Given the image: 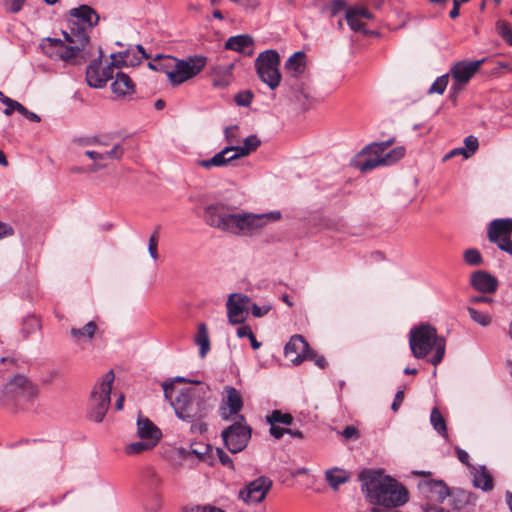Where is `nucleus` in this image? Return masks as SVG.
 Masks as SVG:
<instances>
[{
  "instance_id": "39448f33",
  "label": "nucleus",
  "mask_w": 512,
  "mask_h": 512,
  "mask_svg": "<svg viewBox=\"0 0 512 512\" xmlns=\"http://www.w3.org/2000/svg\"><path fill=\"white\" fill-rule=\"evenodd\" d=\"M63 35L65 41L48 37L41 41L40 47L51 59L70 63L86 47L89 42V36L83 32L73 35L67 31H63Z\"/></svg>"
},
{
  "instance_id": "bb28decb",
  "label": "nucleus",
  "mask_w": 512,
  "mask_h": 512,
  "mask_svg": "<svg viewBox=\"0 0 512 512\" xmlns=\"http://www.w3.org/2000/svg\"><path fill=\"white\" fill-rule=\"evenodd\" d=\"M306 68L305 53L295 52L292 54L285 63L286 71L293 77L301 75Z\"/></svg>"
},
{
  "instance_id": "c03bdc74",
  "label": "nucleus",
  "mask_w": 512,
  "mask_h": 512,
  "mask_svg": "<svg viewBox=\"0 0 512 512\" xmlns=\"http://www.w3.org/2000/svg\"><path fill=\"white\" fill-rule=\"evenodd\" d=\"M26 0H3V7L7 13H18L24 6Z\"/></svg>"
},
{
  "instance_id": "bf43d9fd",
  "label": "nucleus",
  "mask_w": 512,
  "mask_h": 512,
  "mask_svg": "<svg viewBox=\"0 0 512 512\" xmlns=\"http://www.w3.org/2000/svg\"><path fill=\"white\" fill-rule=\"evenodd\" d=\"M216 453H217L219 461L221 462L222 465L228 466V467H233L232 459L221 448H217Z\"/></svg>"
},
{
  "instance_id": "1a4fd4ad",
  "label": "nucleus",
  "mask_w": 512,
  "mask_h": 512,
  "mask_svg": "<svg viewBox=\"0 0 512 512\" xmlns=\"http://www.w3.org/2000/svg\"><path fill=\"white\" fill-rule=\"evenodd\" d=\"M251 432V427L246 424L245 417L238 415L237 419L222 431L221 437L225 447L235 454L247 447Z\"/></svg>"
},
{
  "instance_id": "de8ad7c7",
  "label": "nucleus",
  "mask_w": 512,
  "mask_h": 512,
  "mask_svg": "<svg viewBox=\"0 0 512 512\" xmlns=\"http://www.w3.org/2000/svg\"><path fill=\"white\" fill-rule=\"evenodd\" d=\"M157 247H158V233L154 232L150 236L149 243H148L149 254H150L151 258H153L154 260L158 259Z\"/></svg>"
},
{
  "instance_id": "4be33fe9",
  "label": "nucleus",
  "mask_w": 512,
  "mask_h": 512,
  "mask_svg": "<svg viewBox=\"0 0 512 512\" xmlns=\"http://www.w3.org/2000/svg\"><path fill=\"white\" fill-rule=\"evenodd\" d=\"M254 41L250 35L242 34L231 36L225 42V49L236 51L246 56L254 53Z\"/></svg>"
},
{
  "instance_id": "8fccbe9b",
  "label": "nucleus",
  "mask_w": 512,
  "mask_h": 512,
  "mask_svg": "<svg viewBox=\"0 0 512 512\" xmlns=\"http://www.w3.org/2000/svg\"><path fill=\"white\" fill-rule=\"evenodd\" d=\"M0 100L3 104L6 105L4 113L8 116L11 115L15 111V106L18 102L5 96L2 92H0Z\"/></svg>"
},
{
  "instance_id": "0eeeda50",
  "label": "nucleus",
  "mask_w": 512,
  "mask_h": 512,
  "mask_svg": "<svg viewBox=\"0 0 512 512\" xmlns=\"http://www.w3.org/2000/svg\"><path fill=\"white\" fill-rule=\"evenodd\" d=\"M113 381L114 373L110 370L101 377L91 392L88 417L96 423L103 421L108 411Z\"/></svg>"
},
{
  "instance_id": "6ab92c4d",
  "label": "nucleus",
  "mask_w": 512,
  "mask_h": 512,
  "mask_svg": "<svg viewBox=\"0 0 512 512\" xmlns=\"http://www.w3.org/2000/svg\"><path fill=\"white\" fill-rule=\"evenodd\" d=\"M418 489L424 499L422 504H443L450 496L448 487L442 481H424L418 485Z\"/></svg>"
},
{
  "instance_id": "72a5a7b5",
  "label": "nucleus",
  "mask_w": 512,
  "mask_h": 512,
  "mask_svg": "<svg viewBox=\"0 0 512 512\" xmlns=\"http://www.w3.org/2000/svg\"><path fill=\"white\" fill-rule=\"evenodd\" d=\"M135 50L139 54V56H135L133 59L130 58V55L132 53V50H127L125 52L119 53V58L121 59V62L123 65H131L134 66L136 64H139L142 59H148L149 55L146 54L144 48L142 45H136Z\"/></svg>"
},
{
  "instance_id": "37998d69",
  "label": "nucleus",
  "mask_w": 512,
  "mask_h": 512,
  "mask_svg": "<svg viewBox=\"0 0 512 512\" xmlns=\"http://www.w3.org/2000/svg\"><path fill=\"white\" fill-rule=\"evenodd\" d=\"M464 260L471 266L481 265L483 262L481 253L477 249H467L464 252Z\"/></svg>"
},
{
  "instance_id": "a878e982",
  "label": "nucleus",
  "mask_w": 512,
  "mask_h": 512,
  "mask_svg": "<svg viewBox=\"0 0 512 512\" xmlns=\"http://www.w3.org/2000/svg\"><path fill=\"white\" fill-rule=\"evenodd\" d=\"M111 89L117 97H125L135 92V85L128 75L119 72L111 84Z\"/></svg>"
},
{
  "instance_id": "052dcab7",
  "label": "nucleus",
  "mask_w": 512,
  "mask_h": 512,
  "mask_svg": "<svg viewBox=\"0 0 512 512\" xmlns=\"http://www.w3.org/2000/svg\"><path fill=\"white\" fill-rule=\"evenodd\" d=\"M423 512H449L442 504H421Z\"/></svg>"
},
{
  "instance_id": "338daca9",
  "label": "nucleus",
  "mask_w": 512,
  "mask_h": 512,
  "mask_svg": "<svg viewBox=\"0 0 512 512\" xmlns=\"http://www.w3.org/2000/svg\"><path fill=\"white\" fill-rule=\"evenodd\" d=\"M341 434L346 439H351V438H357L358 437V431H357V429L354 426H347V427H345Z\"/></svg>"
},
{
  "instance_id": "58836bf2",
  "label": "nucleus",
  "mask_w": 512,
  "mask_h": 512,
  "mask_svg": "<svg viewBox=\"0 0 512 512\" xmlns=\"http://www.w3.org/2000/svg\"><path fill=\"white\" fill-rule=\"evenodd\" d=\"M111 57L113 59V62L111 65H105L104 67H102V63L100 62L101 77L104 79L105 84L110 79L113 78V73H114L113 66L119 67L122 64L121 60L117 59L119 57V55L112 54Z\"/></svg>"
},
{
  "instance_id": "cd10ccee",
  "label": "nucleus",
  "mask_w": 512,
  "mask_h": 512,
  "mask_svg": "<svg viewBox=\"0 0 512 512\" xmlns=\"http://www.w3.org/2000/svg\"><path fill=\"white\" fill-rule=\"evenodd\" d=\"M231 153L232 148L225 147L220 152L216 153L212 158L198 161V165L205 169L225 166L232 161L230 157Z\"/></svg>"
},
{
  "instance_id": "2f4dec72",
  "label": "nucleus",
  "mask_w": 512,
  "mask_h": 512,
  "mask_svg": "<svg viewBox=\"0 0 512 512\" xmlns=\"http://www.w3.org/2000/svg\"><path fill=\"white\" fill-rule=\"evenodd\" d=\"M349 473L340 468H332L325 472V478L333 489H337L341 484L349 480Z\"/></svg>"
},
{
  "instance_id": "7ed1b4c3",
  "label": "nucleus",
  "mask_w": 512,
  "mask_h": 512,
  "mask_svg": "<svg viewBox=\"0 0 512 512\" xmlns=\"http://www.w3.org/2000/svg\"><path fill=\"white\" fill-rule=\"evenodd\" d=\"M359 479L368 502L379 506L372 508V512H400L390 508L402 506L409 499L407 489L381 470H365Z\"/></svg>"
},
{
  "instance_id": "7c9ffc66",
  "label": "nucleus",
  "mask_w": 512,
  "mask_h": 512,
  "mask_svg": "<svg viewBox=\"0 0 512 512\" xmlns=\"http://www.w3.org/2000/svg\"><path fill=\"white\" fill-rule=\"evenodd\" d=\"M195 343L199 346L200 357L205 358L210 351V339L206 324L201 323L198 325Z\"/></svg>"
},
{
  "instance_id": "f3484780",
  "label": "nucleus",
  "mask_w": 512,
  "mask_h": 512,
  "mask_svg": "<svg viewBox=\"0 0 512 512\" xmlns=\"http://www.w3.org/2000/svg\"><path fill=\"white\" fill-rule=\"evenodd\" d=\"M484 59L475 61H459L455 63L451 69L450 74L454 81L452 88L459 90L463 85L467 84L473 75L479 70L483 64Z\"/></svg>"
},
{
  "instance_id": "393cba45",
  "label": "nucleus",
  "mask_w": 512,
  "mask_h": 512,
  "mask_svg": "<svg viewBox=\"0 0 512 512\" xmlns=\"http://www.w3.org/2000/svg\"><path fill=\"white\" fill-rule=\"evenodd\" d=\"M473 477V485L485 492L491 491L494 487L493 477L484 465L471 466L470 471Z\"/></svg>"
},
{
  "instance_id": "4d7b16f0",
  "label": "nucleus",
  "mask_w": 512,
  "mask_h": 512,
  "mask_svg": "<svg viewBox=\"0 0 512 512\" xmlns=\"http://www.w3.org/2000/svg\"><path fill=\"white\" fill-rule=\"evenodd\" d=\"M499 32L503 39H505L512 45V30L506 23H502L499 25Z\"/></svg>"
},
{
  "instance_id": "c85d7f7f",
  "label": "nucleus",
  "mask_w": 512,
  "mask_h": 512,
  "mask_svg": "<svg viewBox=\"0 0 512 512\" xmlns=\"http://www.w3.org/2000/svg\"><path fill=\"white\" fill-rule=\"evenodd\" d=\"M86 81L93 88H103L105 86L104 79L101 77L99 60L92 61L87 67Z\"/></svg>"
},
{
  "instance_id": "ea45409f",
  "label": "nucleus",
  "mask_w": 512,
  "mask_h": 512,
  "mask_svg": "<svg viewBox=\"0 0 512 512\" xmlns=\"http://www.w3.org/2000/svg\"><path fill=\"white\" fill-rule=\"evenodd\" d=\"M448 82H449L448 74L439 76L430 86L428 93L429 94L437 93V94L442 95L448 85Z\"/></svg>"
},
{
  "instance_id": "c9c22d12",
  "label": "nucleus",
  "mask_w": 512,
  "mask_h": 512,
  "mask_svg": "<svg viewBox=\"0 0 512 512\" xmlns=\"http://www.w3.org/2000/svg\"><path fill=\"white\" fill-rule=\"evenodd\" d=\"M175 58L172 56H158L153 60V65L156 66V71H162L169 79L170 71H173Z\"/></svg>"
},
{
  "instance_id": "603ef678",
  "label": "nucleus",
  "mask_w": 512,
  "mask_h": 512,
  "mask_svg": "<svg viewBox=\"0 0 512 512\" xmlns=\"http://www.w3.org/2000/svg\"><path fill=\"white\" fill-rule=\"evenodd\" d=\"M227 148H232V153L230 154L231 160H236L241 157L248 156V149H246L243 145L240 146H227Z\"/></svg>"
},
{
  "instance_id": "b1692460",
  "label": "nucleus",
  "mask_w": 512,
  "mask_h": 512,
  "mask_svg": "<svg viewBox=\"0 0 512 512\" xmlns=\"http://www.w3.org/2000/svg\"><path fill=\"white\" fill-rule=\"evenodd\" d=\"M471 285L482 293H493L498 287V281L486 271H477L471 275Z\"/></svg>"
},
{
  "instance_id": "e433bc0d",
  "label": "nucleus",
  "mask_w": 512,
  "mask_h": 512,
  "mask_svg": "<svg viewBox=\"0 0 512 512\" xmlns=\"http://www.w3.org/2000/svg\"><path fill=\"white\" fill-rule=\"evenodd\" d=\"M155 446L152 442L140 439L139 441L132 442L125 447V453L128 455L140 454L144 451L153 449Z\"/></svg>"
},
{
  "instance_id": "f8f14e48",
  "label": "nucleus",
  "mask_w": 512,
  "mask_h": 512,
  "mask_svg": "<svg viewBox=\"0 0 512 512\" xmlns=\"http://www.w3.org/2000/svg\"><path fill=\"white\" fill-rule=\"evenodd\" d=\"M512 219L501 218L491 221L487 228V237L502 251L512 255Z\"/></svg>"
},
{
  "instance_id": "dca6fc26",
  "label": "nucleus",
  "mask_w": 512,
  "mask_h": 512,
  "mask_svg": "<svg viewBox=\"0 0 512 512\" xmlns=\"http://www.w3.org/2000/svg\"><path fill=\"white\" fill-rule=\"evenodd\" d=\"M272 487V481L260 476L257 479L247 483L239 491V498L246 504H256L262 502Z\"/></svg>"
},
{
  "instance_id": "774afa93",
  "label": "nucleus",
  "mask_w": 512,
  "mask_h": 512,
  "mask_svg": "<svg viewBox=\"0 0 512 512\" xmlns=\"http://www.w3.org/2000/svg\"><path fill=\"white\" fill-rule=\"evenodd\" d=\"M161 507V499L158 495H155L153 498V502L151 505H146V510L148 512H157Z\"/></svg>"
},
{
  "instance_id": "a18cd8bd",
  "label": "nucleus",
  "mask_w": 512,
  "mask_h": 512,
  "mask_svg": "<svg viewBox=\"0 0 512 512\" xmlns=\"http://www.w3.org/2000/svg\"><path fill=\"white\" fill-rule=\"evenodd\" d=\"M261 144L260 139L256 135H249L243 141V146L248 149V153L255 151Z\"/></svg>"
},
{
  "instance_id": "69168bd1",
  "label": "nucleus",
  "mask_w": 512,
  "mask_h": 512,
  "mask_svg": "<svg viewBox=\"0 0 512 512\" xmlns=\"http://www.w3.org/2000/svg\"><path fill=\"white\" fill-rule=\"evenodd\" d=\"M348 12L354 13L355 16H358L360 19L361 18H365V19L372 18V14L366 8H354V9L349 10Z\"/></svg>"
},
{
  "instance_id": "5fc2aeb1",
  "label": "nucleus",
  "mask_w": 512,
  "mask_h": 512,
  "mask_svg": "<svg viewBox=\"0 0 512 512\" xmlns=\"http://www.w3.org/2000/svg\"><path fill=\"white\" fill-rule=\"evenodd\" d=\"M237 5L241 6L247 11H255L260 6L259 0H240Z\"/></svg>"
},
{
  "instance_id": "f257e3e1",
  "label": "nucleus",
  "mask_w": 512,
  "mask_h": 512,
  "mask_svg": "<svg viewBox=\"0 0 512 512\" xmlns=\"http://www.w3.org/2000/svg\"><path fill=\"white\" fill-rule=\"evenodd\" d=\"M162 388L165 398L170 401L178 418L191 424V433L203 434L207 431L205 418L212 408L210 389L207 385L197 382L196 385L177 393L174 382H164Z\"/></svg>"
},
{
  "instance_id": "e2e57ef3",
  "label": "nucleus",
  "mask_w": 512,
  "mask_h": 512,
  "mask_svg": "<svg viewBox=\"0 0 512 512\" xmlns=\"http://www.w3.org/2000/svg\"><path fill=\"white\" fill-rule=\"evenodd\" d=\"M456 155H463L465 159L470 157V153H467L466 148L459 147L451 150L448 154L445 155L444 160H447L451 157H454Z\"/></svg>"
},
{
  "instance_id": "a19ab883",
  "label": "nucleus",
  "mask_w": 512,
  "mask_h": 512,
  "mask_svg": "<svg viewBox=\"0 0 512 512\" xmlns=\"http://www.w3.org/2000/svg\"><path fill=\"white\" fill-rule=\"evenodd\" d=\"M468 313L473 321L483 327H486L491 323V317L488 313L478 311L471 307L468 308Z\"/></svg>"
},
{
  "instance_id": "9b49d317",
  "label": "nucleus",
  "mask_w": 512,
  "mask_h": 512,
  "mask_svg": "<svg viewBox=\"0 0 512 512\" xmlns=\"http://www.w3.org/2000/svg\"><path fill=\"white\" fill-rule=\"evenodd\" d=\"M206 65V58L195 56L189 60H178L175 58L173 71H170L169 81L172 85H179L195 77Z\"/></svg>"
},
{
  "instance_id": "ddd939ff",
  "label": "nucleus",
  "mask_w": 512,
  "mask_h": 512,
  "mask_svg": "<svg viewBox=\"0 0 512 512\" xmlns=\"http://www.w3.org/2000/svg\"><path fill=\"white\" fill-rule=\"evenodd\" d=\"M85 155L94 162L89 171L97 172L107 167L109 161L120 160L124 155V148L120 143H117L108 149L105 144L98 142L96 143V149L85 151Z\"/></svg>"
},
{
  "instance_id": "09e8293b",
  "label": "nucleus",
  "mask_w": 512,
  "mask_h": 512,
  "mask_svg": "<svg viewBox=\"0 0 512 512\" xmlns=\"http://www.w3.org/2000/svg\"><path fill=\"white\" fill-rule=\"evenodd\" d=\"M253 94L250 91H244L236 95L235 101L239 106L248 107L252 102Z\"/></svg>"
},
{
  "instance_id": "423d86ee",
  "label": "nucleus",
  "mask_w": 512,
  "mask_h": 512,
  "mask_svg": "<svg viewBox=\"0 0 512 512\" xmlns=\"http://www.w3.org/2000/svg\"><path fill=\"white\" fill-rule=\"evenodd\" d=\"M394 143V139H389L380 143H372L366 146L358 155L356 166L362 171L367 172L378 166L392 165L402 159L405 155V148L398 146L390 151L388 148Z\"/></svg>"
},
{
  "instance_id": "0e129e2a",
  "label": "nucleus",
  "mask_w": 512,
  "mask_h": 512,
  "mask_svg": "<svg viewBox=\"0 0 512 512\" xmlns=\"http://www.w3.org/2000/svg\"><path fill=\"white\" fill-rule=\"evenodd\" d=\"M403 399H404V391H402V390L397 391V393L395 394L394 401L391 405V409L394 412L398 411L399 407L401 406V404L403 402Z\"/></svg>"
},
{
  "instance_id": "4468645a",
  "label": "nucleus",
  "mask_w": 512,
  "mask_h": 512,
  "mask_svg": "<svg viewBox=\"0 0 512 512\" xmlns=\"http://www.w3.org/2000/svg\"><path fill=\"white\" fill-rule=\"evenodd\" d=\"M38 395V388L24 375H16L4 387L3 396L11 400H32Z\"/></svg>"
},
{
  "instance_id": "4c0bfd02",
  "label": "nucleus",
  "mask_w": 512,
  "mask_h": 512,
  "mask_svg": "<svg viewBox=\"0 0 512 512\" xmlns=\"http://www.w3.org/2000/svg\"><path fill=\"white\" fill-rule=\"evenodd\" d=\"M267 421L269 424L290 425L293 421V417L289 413H282L280 410H274L269 416H267Z\"/></svg>"
},
{
  "instance_id": "864d4df0",
  "label": "nucleus",
  "mask_w": 512,
  "mask_h": 512,
  "mask_svg": "<svg viewBox=\"0 0 512 512\" xmlns=\"http://www.w3.org/2000/svg\"><path fill=\"white\" fill-rule=\"evenodd\" d=\"M345 8V2L342 0H333L328 6L331 16H336Z\"/></svg>"
},
{
  "instance_id": "c756f323",
  "label": "nucleus",
  "mask_w": 512,
  "mask_h": 512,
  "mask_svg": "<svg viewBox=\"0 0 512 512\" xmlns=\"http://www.w3.org/2000/svg\"><path fill=\"white\" fill-rule=\"evenodd\" d=\"M97 331V325L94 321H90L82 328H71L70 335L76 343L82 341H91Z\"/></svg>"
},
{
  "instance_id": "680f3d73",
  "label": "nucleus",
  "mask_w": 512,
  "mask_h": 512,
  "mask_svg": "<svg viewBox=\"0 0 512 512\" xmlns=\"http://www.w3.org/2000/svg\"><path fill=\"white\" fill-rule=\"evenodd\" d=\"M287 432H291V429L280 428L275 424H270V434L275 439H280Z\"/></svg>"
},
{
  "instance_id": "f03ea898",
  "label": "nucleus",
  "mask_w": 512,
  "mask_h": 512,
  "mask_svg": "<svg viewBox=\"0 0 512 512\" xmlns=\"http://www.w3.org/2000/svg\"><path fill=\"white\" fill-rule=\"evenodd\" d=\"M280 217L281 214L277 211L264 214L239 213L233 207L221 202L208 205L204 210V220L207 225L234 235H251L268 222L279 220Z\"/></svg>"
},
{
  "instance_id": "2eb2a0df",
  "label": "nucleus",
  "mask_w": 512,
  "mask_h": 512,
  "mask_svg": "<svg viewBox=\"0 0 512 512\" xmlns=\"http://www.w3.org/2000/svg\"><path fill=\"white\" fill-rule=\"evenodd\" d=\"M250 297L242 293H232L226 302L228 321L232 325L243 323L249 315Z\"/></svg>"
},
{
  "instance_id": "49530a36",
  "label": "nucleus",
  "mask_w": 512,
  "mask_h": 512,
  "mask_svg": "<svg viewBox=\"0 0 512 512\" xmlns=\"http://www.w3.org/2000/svg\"><path fill=\"white\" fill-rule=\"evenodd\" d=\"M249 309H251V313L254 317L259 318L269 313V311L271 310V305L267 304L263 306H258L255 303H250Z\"/></svg>"
},
{
  "instance_id": "79ce46f5",
  "label": "nucleus",
  "mask_w": 512,
  "mask_h": 512,
  "mask_svg": "<svg viewBox=\"0 0 512 512\" xmlns=\"http://www.w3.org/2000/svg\"><path fill=\"white\" fill-rule=\"evenodd\" d=\"M345 19L349 25V27L355 32H363L364 34H368V31L364 28V23L358 16H355L354 13L346 12Z\"/></svg>"
},
{
  "instance_id": "6e6552de",
  "label": "nucleus",
  "mask_w": 512,
  "mask_h": 512,
  "mask_svg": "<svg viewBox=\"0 0 512 512\" xmlns=\"http://www.w3.org/2000/svg\"><path fill=\"white\" fill-rule=\"evenodd\" d=\"M279 66L280 56L277 51L272 49L260 53L255 60L258 77L271 90H275L281 82Z\"/></svg>"
},
{
  "instance_id": "13d9d810",
  "label": "nucleus",
  "mask_w": 512,
  "mask_h": 512,
  "mask_svg": "<svg viewBox=\"0 0 512 512\" xmlns=\"http://www.w3.org/2000/svg\"><path fill=\"white\" fill-rule=\"evenodd\" d=\"M456 454H457L458 460L461 463H463L464 465H466L471 470V466H473V465L470 464V462H469V459H470L469 454L465 450H463L459 447L456 448Z\"/></svg>"
},
{
  "instance_id": "9d476101",
  "label": "nucleus",
  "mask_w": 512,
  "mask_h": 512,
  "mask_svg": "<svg viewBox=\"0 0 512 512\" xmlns=\"http://www.w3.org/2000/svg\"><path fill=\"white\" fill-rule=\"evenodd\" d=\"M66 19L68 21L71 34L86 33L87 30L93 29L98 25L100 20L99 14L89 5H79L78 7L71 8L67 12Z\"/></svg>"
},
{
  "instance_id": "412c9836",
  "label": "nucleus",
  "mask_w": 512,
  "mask_h": 512,
  "mask_svg": "<svg viewBox=\"0 0 512 512\" xmlns=\"http://www.w3.org/2000/svg\"><path fill=\"white\" fill-rule=\"evenodd\" d=\"M478 497L475 493L457 490L451 495L453 510L456 512H474Z\"/></svg>"
},
{
  "instance_id": "5701e85b",
  "label": "nucleus",
  "mask_w": 512,
  "mask_h": 512,
  "mask_svg": "<svg viewBox=\"0 0 512 512\" xmlns=\"http://www.w3.org/2000/svg\"><path fill=\"white\" fill-rule=\"evenodd\" d=\"M137 435L140 439L152 442L154 446L162 436L160 429L151 420L140 416L137 420Z\"/></svg>"
},
{
  "instance_id": "20e7f679",
  "label": "nucleus",
  "mask_w": 512,
  "mask_h": 512,
  "mask_svg": "<svg viewBox=\"0 0 512 512\" xmlns=\"http://www.w3.org/2000/svg\"><path fill=\"white\" fill-rule=\"evenodd\" d=\"M409 346L412 355L417 359H423L434 351L429 362L437 366L444 358L446 341L444 337L438 335L436 328L422 324L410 330Z\"/></svg>"
},
{
  "instance_id": "473e14b6",
  "label": "nucleus",
  "mask_w": 512,
  "mask_h": 512,
  "mask_svg": "<svg viewBox=\"0 0 512 512\" xmlns=\"http://www.w3.org/2000/svg\"><path fill=\"white\" fill-rule=\"evenodd\" d=\"M233 65L218 67L213 78V85L216 87H226L230 84L232 78Z\"/></svg>"
},
{
  "instance_id": "6e6d98bb",
  "label": "nucleus",
  "mask_w": 512,
  "mask_h": 512,
  "mask_svg": "<svg viewBox=\"0 0 512 512\" xmlns=\"http://www.w3.org/2000/svg\"><path fill=\"white\" fill-rule=\"evenodd\" d=\"M238 129L237 125L226 127L224 135L228 143L233 144L237 142L235 131Z\"/></svg>"
},
{
  "instance_id": "aec40b11",
  "label": "nucleus",
  "mask_w": 512,
  "mask_h": 512,
  "mask_svg": "<svg viewBox=\"0 0 512 512\" xmlns=\"http://www.w3.org/2000/svg\"><path fill=\"white\" fill-rule=\"evenodd\" d=\"M225 396L220 406V414L224 420H230L233 416L237 419L239 412L243 407L242 396L239 391L231 386L224 389Z\"/></svg>"
},
{
  "instance_id": "a211bd4d",
  "label": "nucleus",
  "mask_w": 512,
  "mask_h": 512,
  "mask_svg": "<svg viewBox=\"0 0 512 512\" xmlns=\"http://www.w3.org/2000/svg\"><path fill=\"white\" fill-rule=\"evenodd\" d=\"M284 354L294 365H299L306 359H312L315 352L309 349V345L301 335H294L285 345Z\"/></svg>"
},
{
  "instance_id": "f704fd0d",
  "label": "nucleus",
  "mask_w": 512,
  "mask_h": 512,
  "mask_svg": "<svg viewBox=\"0 0 512 512\" xmlns=\"http://www.w3.org/2000/svg\"><path fill=\"white\" fill-rule=\"evenodd\" d=\"M430 421L433 428L445 439H448L446 421L438 408H433L430 415Z\"/></svg>"
},
{
  "instance_id": "3c124183",
  "label": "nucleus",
  "mask_w": 512,
  "mask_h": 512,
  "mask_svg": "<svg viewBox=\"0 0 512 512\" xmlns=\"http://www.w3.org/2000/svg\"><path fill=\"white\" fill-rule=\"evenodd\" d=\"M464 144V148H466L467 153H470V156L476 152L479 146L478 139L472 135L465 138Z\"/></svg>"
}]
</instances>
